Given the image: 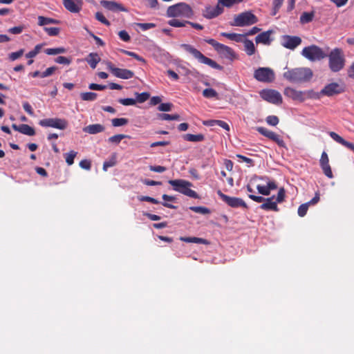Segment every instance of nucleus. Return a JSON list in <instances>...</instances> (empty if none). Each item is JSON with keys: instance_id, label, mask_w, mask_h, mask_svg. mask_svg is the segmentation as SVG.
<instances>
[{"instance_id": "nucleus-1", "label": "nucleus", "mask_w": 354, "mask_h": 354, "mask_svg": "<svg viewBox=\"0 0 354 354\" xmlns=\"http://www.w3.org/2000/svg\"><path fill=\"white\" fill-rule=\"evenodd\" d=\"M283 77L291 83L301 84L310 80V69L308 68L288 69L283 73Z\"/></svg>"}, {"instance_id": "nucleus-2", "label": "nucleus", "mask_w": 354, "mask_h": 354, "mask_svg": "<svg viewBox=\"0 0 354 354\" xmlns=\"http://www.w3.org/2000/svg\"><path fill=\"white\" fill-rule=\"evenodd\" d=\"M180 48L184 49L186 52L190 53L193 55L194 58L198 59L200 63L206 64L210 66L212 68L217 69L218 71H223V67L220 64H217L213 59L205 56L201 51L198 49L195 48L190 44H180Z\"/></svg>"}, {"instance_id": "nucleus-3", "label": "nucleus", "mask_w": 354, "mask_h": 354, "mask_svg": "<svg viewBox=\"0 0 354 354\" xmlns=\"http://www.w3.org/2000/svg\"><path fill=\"white\" fill-rule=\"evenodd\" d=\"M168 17L192 18L194 16L192 8L186 3H178L169 6L167 10Z\"/></svg>"}, {"instance_id": "nucleus-4", "label": "nucleus", "mask_w": 354, "mask_h": 354, "mask_svg": "<svg viewBox=\"0 0 354 354\" xmlns=\"http://www.w3.org/2000/svg\"><path fill=\"white\" fill-rule=\"evenodd\" d=\"M168 183L173 187L174 191L193 198H199L198 194L190 189L192 187V183L183 179L169 180Z\"/></svg>"}, {"instance_id": "nucleus-5", "label": "nucleus", "mask_w": 354, "mask_h": 354, "mask_svg": "<svg viewBox=\"0 0 354 354\" xmlns=\"http://www.w3.org/2000/svg\"><path fill=\"white\" fill-rule=\"evenodd\" d=\"M329 68L333 72L341 71L345 64V58L341 49L333 50L329 55Z\"/></svg>"}, {"instance_id": "nucleus-6", "label": "nucleus", "mask_w": 354, "mask_h": 354, "mask_svg": "<svg viewBox=\"0 0 354 354\" xmlns=\"http://www.w3.org/2000/svg\"><path fill=\"white\" fill-rule=\"evenodd\" d=\"M205 41L211 45L214 50L223 57L231 61L236 59V54L232 48L221 44L214 39H205Z\"/></svg>"}, {"instance_id": "nucleus-7", "label": "nucleus", "mask_w": 354, "mask_h": 354, "mask_svg": "<svg viewBox=\"0 0 354 354\" xmlns=\"http://www.w3.org/2000/svg\"><path fill=\"white\" fill-rule=\"evenodd\" d=\"M257 22V17L251 11H245L234 16L232 26L243 27L253 25Z\"/></svg>"}, {"instance_id": "nucleus-8", "label": "nucleus", "mask_w": 354, "mask_h": 354, "mask_svg": "<svg viewBox=\"0 0 354 354\" xmlns=\"http://www.w3.org/2000/svg\"><path fill=\"white\" fill-rule=\"evenodd\" d=\"M39 124L44 127H52L60 130H64L68 127V122L62 118H46L41 120Z\"/></svg>"}, {"instance_id": "nucleus-9", "label": "nucleus", "mask_w": 354, "mask_h": 354, "mask_svg": "<svg viewBox=\"0 0 354 354\" xmlns=\"http://www.w3.org/2000/svg\"><path fill=\"white\" fill-rule=\"evenodd\" d=\"M254 77L259 82L269 83L274 80V73L270 68L260 67L254 71Z\"/></svg>"}, {"instance_id": "nucleus-10", "label": "nucleus", "mask_w": 354, "mask_h": 354, "mask_svg": "<svg viewBox=\"0 0 354 354\" xmlns=\"http://www.w3.org/2000/svg\"><path fill=\"white\" fill-rule=\"evenodd\" d=\"M217 194L219 197L227 204L230 207L233 208L243 207L248 209V205L241 198L232 197L223 194L221 190H218Z\"/></svg>"}, {"instance_id": "nucleus-11", "label": "nucleus", "mask_w": 354, "mask_h": 354, "mask_svg": "<svg viewBox=\"0 0 354 354\" xmlns=\"http://www.w3.org/2000/svg\"><path fill=\"white\" fill-rule=\"evenodd\" d=\"M106 65L111 73L116 77L129 80L134 76V73L129 69L115 67L111 62H106Z\"/></svg>"}, {"instance_id": "nucleus-12", "label": "nucleus", "mask_w": 354, "mask_h": 354, "mask_svg": "<svg viewBox=\"0 0 354 354\" xmlns=\"http://www.w3.org/2000/svg\"><path fill=\"white\" fill-rule=\"evenodd\" d=\"M261 97L272 104H280L282 103L281 94L272 89H263L259 92Z\"/></svg>"}, {"instance_id": "nucleus-13", "label": "nucleus", "mask_w": 354, "mask_h": 354, "mask_svg": "<svg viewBox=\"0 0 354 354\" xmlns=\"http://www.w3.org/2000/svg\"><path fill=\"white\" fill-rule=\"evenodd\" d=\"M344 91L345 85L343 82H332L325 86L322 89L321 93L327 96H333L343 93Z\"/></svg>"}, {"instance_id": "nucleus-14", "label": "nucleus", "mask_w": 354, "mask_h": 354, "mask_svg": "<svg viewBox=\"0 0 354 354\" xmlns=\"http://www.w3.org/2000/svg\"><path fill=\"white\" fill-rule=\"evenodd\" d=\"M257 131L262 136L276 142L279 147H285V142L281 137L277 133L265 127H258Z\"/></svg>"}, {"instance_id": "nucleus-15", "label": "nucleus", "mask_w": 354, "mask_h": 354, "mask_svg": "<svg viewBox=\"0 0 354 354\" xmlns=\"http://www.w3.org/2000/svg\"><path fill=\"white\" fill-rule=\"evenodd\" d=\"M283 93L286 97L291 98L293 100L303 102L306 98V96L308 93L297 91L291 87H287L284 89Z\"/></svg>"}, {"instance_id": "nucleus-16", "label": "nucleus", "mask_w": 354, "mask_h": 354, "mask_svg": "<svg viewBox=\"0 0 354 354\" xmlns=\"http://www.w3.org/2000/svg\"><path fill=\"white\" fill-rule=\"evenodd\" d=\"M301 43V39L297 36L283 35L281 44L283 47L293 50Z\"/></svg>"}, {"instance_id": "nucleus-17", "label": "nucleus", "mask_w": 354, "mask_h": 354, "mask_svg": "<svg viewBox=\"0 0 354 354\" xmlns=\"http://www.w3.org/2000/svg\"><path fill=\"white\" fill-rule=\"evenodd\" d=\"M223 12V8L219 5H216L215 7H212L209 6L205 7V10L203 12V15L204 17L210 19L221 15Z\"/></svg>"}, {"instance_id": "nucleus-18", "label": "nucleus", "mask_w": 354, "mask_h": 354, "mask_svg": "<svg viewBox=\"0 0 354 354\" xmlns=\"http://www.w3.org/2000/svg\"><path fill=\"white\" fill-rule=\"evenodd\" d=\"M63 5L69 12L77 13L82 9V2L80 0H64Z\"/></svg>"}, {"instance_id": "nucleus-19", "label": "nucleus", "mask_w": 354, "mask_h": 354, "mask_svg": "<svg viewBox=\"0 0 354 354\" xmlns=\"http://www.w3.org/2000/svg\"><path fill=\"white\" fill-rule=\"evenodd\" d=\"M319 162H320L321 167H322L324 174L327 177L332 178L333 176V173H332V171L330 169V166L329 165V160H328V155L325 151H323V153H322V156H321Z\"/></svg>"}, {"instance_id": "nucleus-20", "label": "nucleus", "mask_w": 354, "mask_h": 354, "mask_svg": "<svg viewBox=\"0 0 354 354\" xmlns=\"http://www.w3.org/2000/svg\"><path fill=\"white\" fill-rule=\"evenodd\" d=\"M277 188V185L274 180H269L267 182L266 185H258L257 186V189L259 194L263 196H268L270 194L271 190H274Z\"/></svg>"}, {"instance_id": "nucleus-21", "label": "nucleus", "mask_w": 354, "mask_h": 354, "mask_svg": "<svg viewBox=\"0 0 354 354\" xmlns=\"http://www.w3.org/2000/svg\"><path fill=\"white\" fill-rule=\"evenodd\" d=\"M274 198H275L274 196H272V197H270V198H266V200L264 201V203H263L259 206L260 209L266 210V211L272 210V211H274V212H278L279 208L277 207V202L275 201H274Z\"/></svg>"}, {"instance_id": "nucleus-22", "label": "nucleus", "mask_w": 354, "mask_h": 354, "mask_svg": "<svg viewBox=\"0 0 354 354\" xmlns=\"http://www.w3.org/2000/svg\"><path fill=\"white\" fill-rule=\"evenodd\" d=\"M272 33V30H268L259 34L255 37V41L257 44H263L269 45L270 44V35Z\"/></svg>"}, {"instance_id": "nucleus-23", "label": "nucleus", "mask_w": 354, "mask_h": 354, "mask_svg": "<svg viewBox=\"0 0 354 354\" xmlns=\"http://www.w3.org/2000/svg\"><path fill=\"white\" fill-rule=\"evenodd\" d=\"M101 4L104 8H105L109 10H112V11H116V10L125 11L126 10L124 9V8L121 4L118 3L115 1H101Z\"/></svg>"}, {"instance_id": "nucleus-24", "label": "nucleus", "mask_w": 354, "mask_h": 354, "mask_svg": "<svg viewBox=\"0 0 354 354\" xmlns=\"http://www.w3.org/2000/svg\"><path fill=\"white\" fill-rule=\"evenodd\" d=\"M105 127L100 124H89L83 129L84 132L89 134H96L98 133L103 132Z\"/></svg>"}, {"instance_id": "nucleus-25", "label": "nucleus", "mask_w": 354, "mask_h": 354, "mask_svg": "<svg viewBox=\"0 0 354 354\" xmlns=\"http://www.w3.org/2000/svg\"><path fill=\"white\" fill-rule=\"evenodd\" d=\"M326 56V54L320 48L311 46V61L320 60Z\"/></svg>"}, {"instance_id": "nucleus-26", "label": "nucleus", "mask_w": 354, "mask_h": 354, "mask_svg": "<svg viewBox=\"0 0 354 354\" xmlns=\"http://www.w3.org/2000/svg\"><path fill=\"white\" fill-rule=\"evenodd\" d=\"M86 62L93 69L95 68L97 64L101 61L99 55L97 53H91L85 58Z\"/></svg>"}, {"instance_id": "nucleus-27", "label": "nucleus", "mask_w": 354, "mask_h": 354, "mask_svg": "<svg viewBox=\"0 0 354 354\" xmlns=\"http://www.w3.org/2000/svg\"><path fill=\"white\" fill-rule=\"evenodd\" d=\"M221 35L236 42H242L245 39L244 34H239L234 32L230 33L223 32L221 33Z\"/></svg>"}, {"instance_id": "nucleus-28", "label": "nucleus", "mask_w": 354, "mask_h": 354, "mask_svg": "<svg viewBox=\"0 0 354 354\" xmlns=\"http://www.w3.org/2000/svg\"><path fill=\"white\" fill-rule=\"evenodd\" d=\"M37 19H38L37 24L39 26H45L48 24H60L59 20L50 18V17H46L44 16H39Z\"/></svg>"}, {"instance_id": "nucleus-29", "label": "nucleus", "mask_w": 354, "mask_h": 354, "mask_svg": "<svg viewBox=\"0 0 354 354\" xmlns=\"http://www.w3.org/2000/svg\"><path fill=\"white\" fill-rule=\"evenodd\" d=\"M180 240L185 243H194L197 244H209V241L207 239L198 237H187L180 236Z\"/></svg>"}, {"instance_id": "nucleus-30", "label": "nucleus", "mask_w": 354, "mask_h": 354, "mask_svg": "<svg viewBox=\"0 0 354 354\" xmlns=\"http://www.w3.org/2000/svg\"><path fill=\"white\" fill-rule=\"evenodd\" d=\"M242 42L244 44V50L248 55L251 56L255 53L256 48L252 41L244 39Z\"/></svg>"}, {"instance_id": "nucleus-31", "label": "nucleus", "mask_w": 354, "mask_h": 354, "mask_svg": "<svg viewBox=\"0 0 354 354\" xmlns=\"http://www.w3.org/2000/svg\"><path fill=\"white\" fill-rule=\"evenodd\" d=\"M185 140L193 142H202L205 140V136L203 134L194 135L191 133L185 134L183 136Z\"/></svg>"}, {"instance_id": "nucleus-32", "label": "nucleus", "mask_w": 354, "mask_h": 354, "mask_svg": "<svg viewBox=\"0 0 354 354\" xmlns=\"http://www.w3.org/2000/svg\"><path fill=\"white\" fill-rule=\"evenodd\" d=\"M19 132L22 134L27 135L29 136H32L35 135V129L28 124H21Z\"/></svg>"}, {"instance_id": "nucleus-33", "label": "nucleus", "mask_w": 354, "mask_h": 354, "mask_svg": "<svg viewBox=\"0 0 354 354\" xmlns=\"http://www.w3.org/2000/svg\"><path fill=\"white\" fill-rule=\"evenodd\" d=\"M157 118L161 120H178L180 115L178 114L170 115L168 113H158Z\"/></svg>"}, {"instance_id": "nucleus-34", "label": "nucleus", "mask_w": 354, "mask_h": 354, "mask_svg": "<svg viewBox=\"0 0 354 354\" xmlns=\"http://www.w3.org/2000/svg\"><path fill=\"white\" fill-rule=\"evenodd\" d=\"M97 94L93 92H84L80 93V97L84 101H94L97 99Z\"/></svg>"}, {"instance_id": "nucleus-35", "label": "nucleus", "mask_w": 354, "mask_h": 354, "mask_svg": "<svg viewBox=\"0 0 354 354\" xmlns=\"http://www.w3.org/2000/svg\"><path fill=\"white\" fill-rule=\"evenodd\" d=\"M77 154V151L71 150L68 153H66L64 155L66 160V162L68 164V165H72L74 163V159L76 157Z\"/></svg>"}, {"instance_id": "nucleus-36", "label": "nucleus", "mask_w": 354, "mask_h": 354, "mask_svg": "<svg viewBox=\"0 0 354 354\" xmlns=\"http://www.w3.org/2000/svg\"><path fill=\"white\" fill-rule=\"evenodd\" d=\"M168 24L171 26L176 27V28H180V27H185L186 24H187V21L185 20H178L176 19H173L169 21H168Z\"/></svg>"}, {"instance_id": "nucleus-37", "label": "nucleus", "mask_w": 354, "mask_h": 354, "mask_svg": "<svg viewBox=\"0 0 354 354\" xmlns=\"http://www.w3.org/2000/svg\"><path fill=\"white\" fill-rule=\"evenodd\" d=\"M120 51L125 55H127L130 57H133L134 59H136V60H138L139 62L146 64V60L143 57H142L141 56H140L139 55H138L137 53H136L134 52L129 51V50H123V49L120 50Z\"/></svg>"}, {"instance_id": "nucleus-38", "label": "nucleus", "mask_w": 354, "mask_h": 354, "mask_svg": "<svg viewBox=\"0 0 354 354\" xmlns=\"http://www.w3.org/2000/svg\"><path fill=\"white\" fill-rule=\"evenodd\" d=\"M129 120L124 118H113L111 120V124L113 127H121L127 124Z\"/></svg>"}, {"instance_id": "nucleus-39", "label": "nucleus", "mask_w": 354, "mask_h": 354, "mask_svg": "<svg viewBox=\"0 0 354 354\" xmlns=\"http://www.w3.org/2000/svg\"><path fill=\"white\" fill-rule=\"evenodd\" d=\"M129 138V136L124 134H117L109 138V142L111 143L119 144L124 138Z\"/></svg>"}, {"instance_id": "nucleus-40", "label": "nucleus", "mask_w": 354, "mask_h": 354, "mask_svg": "<svg viewBox=\"0 0 354 354\" xmlns=\"http://www.w3.org/2000/svg\"><path fill=\"white\" fill-rule=\"evenodd\" d=\"M189 209L193 211L194 212L201 214H207L210 213V210L205 207L202 206H192L190 207Z\"/></svg>"}, {"instance_id": "nucleus-41", "label": "nucleus", "mask_w": 354, "mask_h": 354, "mask_svg": "<svg viewBox=\"0 0 354 354\" xmlns=\"http://www.w3.org/2000/svg\"><path fill=\"white\" fill-rule=\"evenodd\" d=\"M203 97H205L206 98H214V97L217 98L218 93L214 89L209 88H205L203 90Z\"/></svg>"}, {"instance_id": "nucleus-42", "label": "nucleus", "mask_w": 354, "mask_h": 354, "mask_svg": "<svg viewBox=\"0 0 354 354\" xmlns=\"http://www.w3.org/2000/svg\"><path fill=\"white\" fill-rule=\"evenodd\" d=\"M136 102L139 103H143L147 101L149 98V93L147 92H143L141 93H136Z\"/></svg>"}, {"instance_id": "nucleus-43", "label": "nucleus", "mask_w": 354, "mask_h": 354, "mask_svg": "<svg viewBox=\"0 0 354 354\" xmlns=\"http://www.w3.org/2000/svg\"><path fill=\"white\" fill-rule=\"evenodd\" d=\"M309 204H310V202H308V203L301 205L299 207L297 213L299 216L303 217L307 214V212L308 210Z\"/></svg>"}, {"instance_id": "nucleus-44", "label": "nucleus", "mask_w": 354, "mask_h": 354, "mask_svg": "<svg viewBox=\"0 0 354 354\" xmlns=\"http://www.w3.org/2000/svg\"><path fill=\"white\" fill-rule=\"evenodd\" d=\"M116 164V158L113 155L109 160L104 162L103 170L107 171L108 168L115 166Z\"/></svg>"}, {"instance_id": "nucleus-45", "label": "nucleus", "mask_w": 354, "mask_h": 354, "mask_svg": "<svg viewBox=\"0 0 354 354\" xmlns=\"http://www.w3.org/2000/svg\"><path fill=\"white\" fill-rule=\"evenodd\" d=\"M44 30L49 36H57L60 32V28L57 27H44Z\"/></svg>"}, {"instance_id": "nucleus-46", "label": "nucleus", "mask_w": 354, "mask_h": 354, "mask_svg": "<svg viewBox=\"0 0 354 354\" xmlns=\"http://www.w3.org/2000/svg\"><path fill=\"white\" fill-rule=\"evenodd\" d=\"M266 121L268 124H269L270 126L275 127L279 124V119L277 116L272 115H268L266 118Z\"/></svg>"}, {"instance_id": "nucleus-47", "label": "nucleus", "mask_w": 354, "mask_h": 354, "mask_svg": "<svg viewBox=\"0 0 354 354\" xmlns=\"http://www.w3.org/2000/svg\"><path fill=\"white\" fill-rule=\"evenodd\" d=\"M234 4H236L234 0H218L217 5L221 6L223 8V7L231 8Z\"/></svg>"}, {"instance_id": "nucleus-48", "label": "nucleus", "mask_w": 354, "mask_h": 354, "mask_svg": "<svg viewBox=\"0 0 354 354\" xmlns=\"http://www.w3.org/2000/svg\"><path fill=\"white\" fill-rule=\"evenodd\" d=\"M118 102L124 106H132L136 103V100L133 98H121L118 100Z\"/></svg>"}, {"instance_id": "nucleus-49", "label": "nucleus", "mask_w": 354, "mask_h": 354, "mask_svg": "<svg viewBox=\"0 0 354 354\" xmlns=\"http://www.w3.org/2000/svg\"><path fill=\"white\" fill-rule=\"evenodd\" d=\"M173 107V104L170 102L167 103H161L158 107V110L159 111H170L171 110V108Z\"/></svg>"}, {"instance_id": "nucleus-50", "label": "nucleus", "mask_w": 354, "mask_h": 354, "mask_svg": "<svg viewBox=\"0 0 354 354\" xmlns=\"http://www.w3.org/2000/svg\"><path fill=\"white\" fill-rule=\"evenodd\" d=\"M24 49H20L19 50L16 51V52H12L10 54H9V59L11 61H15V60L19 59V57H21L24 55Z\"/></svg>"}, {"instance_id": "nucleus-51", "label": "nucleus", "mask_w": 354, "mask_h": 354, "mask_svg": "<svg viewBox=\"0 0 354 354\" xmlns=\"http://www.w3.org/2000/svg\"><path fill=\"white\" fill-rule=\"evenodd\" d=\"M95 19L106 26L110 25V22L106 19V17L104 16V15L100 12H97L95 13Z\"/></svg>"}, {"instance_id": "nucleus-52", "label": "nucleus", "mask_w": 354, "mask_h": 354, "mask_svg": "<svg viewBox=\"0 0 354 354\" xmlns=\"http://www.w3.org/2000/svg\"><path fill=\"white\" fill-rule=\"evenodd\" d=\"M55 62L60 64L69 65L71 62V59L66 57L59 56L55 59Z\"/></svg>"}, {"instance_id": "nucleus-53", "label": "nucleus", "mask_w": 354, "mask_h": 354, "mask_svg": "<svg viewBox=\"0 0 354 354\" xmlns=\"http://www.w3.org/2000/svg\"><path fill=\"white\" fill-rule=\"evenodd\" d=\"M57 69V66H51L48 68L45 71L41 73V77L44 78L51 75Z\"/></svg>"}, {"instance_id": "nucleus-54", "label": "nucleus", "mask_w": 354, "mask_h": 354, "mask_svg": "<svg viewBox=\"0 0 354 354\" xmlns=\"http://www.w3.org/2000/svg\"><path fill=\"white\" fill-rule=\"evenodd\" d=\"M283 0H273V15H275L282 6Z\"/></svg>"}, {"instance_id": "nucleus-55", "label": "nucleus", "mask_w": 354, "mask_h": 354, "mask_svg": "<svg viewBox=\"0 0 354 354\" xmlns=\"http://www.w3.org/2000/svg\"><path fill=\"white\" fill-rule=\"evenodd\" d=\"M138 199L140 201L149 202L153 204H158L160 203L157 199L152 198L151 196H141L138 198Z\"/></svg>"}, {"instance_id": "nucleus-56", "label": "nucleus", "mask_w": 354, "mask_h": 354, "mask_svg": "<svg viewBox=\"0 0 354 354\" xmlns=\"http://www.w3.org/2000/svg\"><path fill=\"white\" fill-rule=\"evenodd\" d=\"M24 28L23 26H15L9 28L8 32L13 35H18L22 32Z\"/></svg>"}, {"instance_id": "nucleus-57", "label": "nucleus", "mask_w": 354, "mask_h": 354, "mask_svg": "<svg viewBox=\"0 0 354 354\" xmlns=\"http://www.w3.org/2000/svg\"><path fill=\"white\" fill-rule=\"evenodd\" d=\"M284 198H285V190L283 188H281L277 193V196L275 201L277 202V203H279L283 202L284 201Z\"/></svg>"}, {"instance_id": "nucleus-58", "label": "nucleus", "mask_w": 354, "mask_h": 354, "mask_svg": "<svg viewBox=\"0 0 354 354\" xmlns=\"http://www.w3.org/2000/svg\"><path fill=\"white\" fill-rule=\"evenodd\" d=\"M88 88L91 90L102 91L106 89L107 86L91 83L89 84Z\"/></svg>"}, {"instance_id": "nucleus-59", "label": "nucleus", "mask_w": 354, "mask_h": 354, "mask_svg": "<svg viewBox=\"0 0 354 354\" xmlns=\"http://www.w3.org/2000/svg\"><path fill=\"white\" fill-rule=\"evenodd\" d=\"M118 35L121 40L124 41H129L131 39V37L128 32L126 30H121L119 32Z\"/></svg>"}, {"instance_id": "nucleus-60", "label": "nucleus", "mask_w": 354, "mask_h": 354, "mask_svg": "<svg viewBox=\"0 0 354 354\" xmlns=\"http://www.w3.org/2000/svg\"><path fill=\"white\" fill-rule=\"evenodd\" d=\"M80 167L86 170H90L91 167V161L88 160H82L80 162Z\"/></svg>"}, {"instance_id": "nucleus-61", "label": "nucleus", "mask_w": 354, "mask_h": 354, "mask_svg": "<svg viewBox=\"0 0 354 354\" xmlns=\"http://www.w3.org/2000/svg\"><path fill=\"white\" fill-rule=\"evenodd\" d=\"M137 26H139L142 30H147L155 27V24L153 23H138L137 24Z\"/></svg>"}, {"instance_id": "nucleus-62", "label": "nucleus", "mask_w": 354, "mask_h": 354, "mask_svg": "<svg viewBox=\"0 0 354 354\" xmlns=\"http://www.w3.org/2000/svg\"><path fill=\"white\" fill-rule=\"evenodd\" d=\"M149 169L151 171L162 173V172L165 171L167 169L165 167H163V166H160V165L152 166V165H151V166H149Z\"/></svg>"}, {"instance_id": "nucleus-63", "label": "nucleus", "mask_w": 354, "mask_h": 354, "mask_svg": "<svg viewBox=\"0 0 354 354\" xmlns=\"http://www.w3.org/2000/svg\"><path fill=\"white\" fill-rule=\"evenodd\" d=\"M142 181L145 185H149V186H155V185H162V182H160V181H155V180H149V179H144Z\"/></svg>"}, {"instance_id": "nucleus-64", "label": "nucleus", "mask_w": 354, "mask_h": 354, "mask_svg": "<svg viewBox=\"0 0 354 354\" xmlns=\"http://www.w3.org/2000/svg\"><path fill=\"white\" fill-rule=\"evenodd\" d=\"M23 108L25 110V111L27 112L30 115H34L33 109H32L31 105L28 102H24L23 104Z\"/></svg>"}]
</instances>
